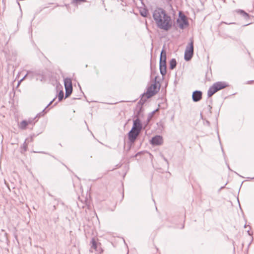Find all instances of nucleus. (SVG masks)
<instances>
[{"label":"nucleus","mask_w":254,"mask_h":254,"mask_svg":"<svg viewBox=\"0 0 254 254\" xmlns=\"http://www.w3.org/2000/svg\"><path fill=\"white\" fill-rule=\"evenodd\" d=\"M55 98L52 100L51 101L48 105L47 106H46V107L43 110V111L41 112V113H40L37 116H38L39 117L40 116H42L44 115V114L43 113L44 112L45 110H46V108H47L51 104H52V103L54 102V101L55 100Z\"/></svg>","instance_id":"aec40b11"},{"label":"nucleus","mask_w":254,"mask_h":254,"mask_svg":"<svg viewBox=\"0 0 254 254\" xmlns=\"http://www.w3.org/2000/svg\"><path fill=\"white\" fill-rule=\"evenodd\" d=\"M237 12L240 14L242 15L245 18H248L249 17V14L243 10L239 9L237 11Z\"/></svg>","instance_id":"4468645a"},{"label":"nucleus","mask_w":254,"mask_h":254,"mask_svg":"<svg viewBox=\"0 0 254 254\" xmlns=\"http://www.w3.org/2000/svg\"><path fill=\"white\" fill-rule=\"evenodd\" d=\"M177 24L179 27L183 29L184 28L189 25L186 16L184 14H179V18L177 20Z\"/></svg>","instance_id":"20e7f679"},{"label":"nucleus","mask_w":254,"mask_h":254,"mask_svg":"<svg viewBox=\"0 0 254 254\" xmlns=\"http://www.w3.org/2000/svg\"><path fill=\"white\" fill-rule=\"evenodd\" d=\"M170 68L171 69H173L176 66V65H177V62H176V61L175 59H172L171 60V61H170Z\"/></svg>","instance_id":"ddd939ff"},{"label":"nucleus","mask_w":254,"mask_h":254,"mask_svg":"<svg viewBox=\"0 0 254 254\" xmlns=\"http://www.w3.org/2000/svg\"><path fill=\"white\" fill-rule=\"evenodd\" d=\"M140 132L134 129H131L128 134V139L131 142H134Z\"/></svg>","instance_id":"39448f33"},{"label":"nucleus","mask_w":254,"mask_h":254,"mask_svg":"<svg viewBox=\"0 0 254 254\" xmlns=\"http://www.w3.org/2000/svg\"><path fill=\"white\" fill-rule=\"evenodd\" d=\"M202 93L200 91L196 90L192 93V99L193 101L197 102L202 98Z\"/></svg>","instance_id":"0eeeda50"},{"label":"nucleus","mask_w":254,"mask_h":254,"mask_svg":"<svg viewBox=\"0 0 254 254\" xmlns=\"http://www.w3.org/2000/svg\"><path fill=\"white\" fill-rule=\"evenodd\" d=\"M156 78H157V77H155V80H156Z\"/></svg>","instance_id":"bb28decb"},{"label":"nucleus","mask_w":254,"mask_h":254,"mask_svg":"<svg viewBox=\"0 0 254 254\" xmlns=\"http://www.w3.org/2000/svg\"><path fill=\"white\" fill-rule=\"evenodd\" d=\"M164 159L168 163V161H167V159H166L165 157H164Z\"/></svg>","instance_id":"a878e982"},{"label":"nucleus","mask_w":254,"mask_h":254,"mask_svg":"<svg viewBox=\"0 0 254 254\" xmlns=\"http://www.w3.org/2000/svg\"><path fill=\"white\" fill-rule=\"evenodd\" d=\"M72 92V88L65 89V98L69 97Z\"/></svg>","instance_id":"a211bd4d"},{"label":"nucleus","mask_w":254,"mask_h":254,"mask_svg":"<svg viewBox=\"0 0 254 254\" xmlns=\"http://www.w3.org/2000/svg\"><path fill=\"white\" fill-rule=\"evenodd\" d=\"M65 89L72 88L71 80L69 78H66L64 79Z\"/></svg>","instance_id":"9d476101"},{"label":"nucleus","mask_w":254,"mask_h":254,"mask_svg":"<svg viewBox=\"0 0 254 254\" xmlns=\"http://www.w3.org/2000/svg\"><path fill=\"white\" fill-rule=\"evenodd\" d=\"M142 127V125L140 123V120L138 118H137L133 121V126L131 128L132 129L136 130L137 131L140 132Z\"/></svg>","instance_id":"6e6552de"},{"label":"nucleus","mask_w":254,"mask_h":254,"mask_svg":"<svg viewBox=\"0 0 254 254\" xmlns=\"http://www.w3.org/2000/svg\"><path fill=\"white\" fill-rule=\"evenodd\" d=\"M91 248L96 250L97 249V243L95 240L93 238L92 239L91 242Z\"/></svg>","instance_id":"6ab92c4d"},{"label":"nucleus","mask_w":254,"mask_h":254,"mask_svg":"<svg viewBox=\"0 0 254 254\" xmlns=\"http://www.w3.org/2000/svg\"><path fill=\"white\" fill-rule=\"evenodd\" d=\"M147 14H148V11L145 9H144L140 12V14L143 17H146L147 15Z\"/></svg>","instance_id":"4be33fe9"},{"label":"nucleus","mask_w":254,"mask_h":254,"mask_svg":"<svg viewBox=\"0 0 254 254\" xmlns=\"http://www.w3.org/2000/svg\"><path fill=\"white\" fill-rule=\"evenodd\" d=\"M159 90V88L157 89L156 83L151 84L147 89V91L145 93V96L147 98H149L156 94L158 91Z\"/></svg>","instance_id":"7ed1b4c3"},{"label":"nucleus","mask_w":254,"mask_h":254,"mask_svg":"<svg viewBox=\"0 0 254 254\" xmlns=\"http://www.w3.org/2000/svg\"><path fill=\"white\" fill-rule=\"evenodd\" d=\"M159 66H166V57L165 56L163 59L160 58Z\"/></svg>","instance_id":"dca6fc26"},{"label":"nucleus","mask_w":254,"mask_h":254,"mask_svg":"<svg viewBox=\"0 0 254 254\" xmlns=\"http://www.w3.org/2000/svg\"><path fill=\"white\" fill-rule=\"evenodd\" d=\"M86 0H73V2H84Z\"/></svg>","instance_id":"393cba45"},{"label":"nucleus","mask_w":254,"mask_h":254,"mask_svg":"<svg viewBox=\"0 0 254 254\" xmlns=\"http://www.w3.org/2000/svg\"><path fill=\"white\" fill-rule=\"evenodd\" d=\"M30 73H32V72H31V71H28V72H27V74H26V75L23 77V78L22 79H21V80H20V82H21V81H22L23 79H24L26 78V77L27 76H28V75H29Z\"/></svg>","instance_id":"b1692460"},{"label":"nucleus","mask_w":254,"mask_h":254,"mask_svg":"<svg viewBox=\"0 0 254 254\" xmlns=\"http://www.w3.org/2000/svg\"><path fill=\"white\" fill-rule=\"evenodd\" d=\"M161 75L164 76L166 74V66H160L159 67Z\"/></svg>","instance_id":"f3484780"},{"label":"nucleus","mask_w":254,"mask_h":254,"mask_svg":"<svg viewBox=\"0 0 254 254\" xmlns=\"http://www.w3.org/2000/svg\"><path fill=\"white\" fill-rule=\"evenodd\" d=\"M64 92L63 91H61L59 93V95H58V99H59V101H61L63 100V98H64Z\"/></svg>","instance_id":"412c9836"},{"label":"nucleus","mask_w":254,"mask_h":254,"mask_svg":"<svg viewBox=\"0 0 254 254\" xmlns=\"http://www.w3.org/2000/svg\"><path fill=\"white\" fill-rule=\"evenodd\" d=\"M193 55V41L191 40L190 43L187 46L185 52L184 59L186 61H189L191 60Z\"/></svg>","instance_id":"f03ea898"},{"label":"nucleus","mask_w":254,"mask_h":254,"mask_svg":"<svg viewBox=\"0 0 254 254\" xmlns=\"http://www.w3.org/2000/svg\"><path fill=\"white\" fill-rule=\"evenodd\" d=\"M165 56L166 57V52L165 51V50H162L160 54V58L163 59Z\"/></svg>","instance_id":"5701e85b"},{"label":"nucleus","mask_w":254,"mask_h":254,"mask_svg":"<svg viewBox=\"0 0 254 254\" xmlns=\"http://www.w3.org/2000/svg\"><path fill=\"white\" fill-rule=\"evenodd\" d=\"M27 143L26 142V140L24 141L23 145L21 146V153H24L25 152L27 151Z\"/></svg>","instance_id":"2eb2a0df"},{"label":"nucleus","mask_w":254,"mask_h":254,"mask_svg":"<svg viewBox=\"0 0 254 254\" xmlns=\"http://www.w3.org/2000/svg\"><path fill=\"white\" fill-rule=\"evenodd\" d=\"M153 17L157 26L161 29L167 31L172 26L171 17L162 8H158L156 9L153 11Z\"/></svg>","instance_id":"f257e3e1"},{"label":"nucleus","mask_w":254,"mask_h":254,"mask_svg":"<svg viewBox=\"0 0 254 254\" xmlns=\"http://www.w3.org/2000/svg\"><path fill=\"white\" fill-rule=\"evenodd\" d=\"M248 233H249V235H250L249 231H248Z\"/></svg>","instance_id":"cd10ccee"},{"label":"nucleus","mask_w":254,"mask_h":254,"mask_svg":"<svg viewBox=\"0 0 254 254\" xmlns=\"http://www.w3.org/2000/svg\"><path fill=\"white\" fill-rule=\"evenodd\" d=\"M217 92V91L215 89L214 86L213 85L209 88L207 91V96L208 97H210Z\"/></svg>","instance_id":"9b49d317"},{"label":"nucleus","mask_w":254,"mask_h":254,"mask_svg":"<svg viewBox=\"0 0 254 254\" xmlns=\"http://www.w3.org/2000/svg\"><path fill=\"white\" fill-rule=\"evenodd\" d=\"M163 143V138L160 135H156L152 137L151 140V143L153 145H160Z\"/></svg>","instance_id":"423d86ee"},{"label":"nucleus","mask_w":254,"mask_h":254,"mask_svg":"<svg viewBox=\"0 0 254 254\" xmlns=\"http://www.w3.org/2000/svg\"><path fill=\"white\" fill-rule=\"evenodd\" d=\"M31 123L32 122L31 121H22L19 125V127L22 129H24L26 128V127L28 124Z\"/></svg>","instance_id":"f8f14e48"},{"label":"nucleus","mask_w":254,"mask_h":254,"mask_svg":"<svg viewBox=\"0 0 254 254\" xmlns=\"http://www.w3.org/2000/svg\"><path fill=\"white\" fill-rule=\"evenodd\" d=\"M213 85L217 91L227 86V85L226 83L222 82H216L213 84Z\"/></svg>","instance_id":"1a4fd4ad"}]
</instances>
